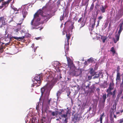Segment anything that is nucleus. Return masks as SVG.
Returning <instances> with one entry per match:
<instances>
[{
  "mask_svg": "<svg viewBox=\"0 0 123 123\" xmlns=\"http://www.w3.org/2000/svg\"><path fill=\"white\" fill-rule=\"evenodd\" d=\"M57 79L53 77L51 75L48 77L46 81H48L47 84L41 89L42 95H44L45 97L48 98L49 95V92L52 87V85L54 84L56 82Z\"/></svg>",
  "mask_w": 123,
  "mask_h": 123,
  "instance_id": "nucleus-1",
  "label": "nucleus"
},
{
  "mask_svg": "<svg viewBox=\"0 0 123 123\" xmlns=\"http://www.w3.org/2000/svg\"><path fill=\"white\" fill-rule=\"evenodd\" d=\"M41 16H43L45 19L46 18L47 20L50 17V15L48 13H43L42 10L40 9L34 15V19L31 22V25L36 26L40 24L43 23V22H38L40 20V17Z\"/></svg>",
  "mask_w": 123,
  "mask_h": 123,
  "instance_id": "nucleus-2",
  "label": "nucleus"
},
{
  "mask_svg": "<svg viewBox=\"0 0 123 123\" xmlns=\"http://www.w3.org/2000/svg\"><path fill=\"white\" fill-rule=\"evenodd\" d=\"M41 74L37 75L35 77L32 78L31 81L32 86H33L35 85L37 87L40 86L41 84V80L42 79V78L41 77Z\"/></svg>",
  "mask_w": 123,
  "mask_h": 123,
  "instance_id": "nucleus-3",
  "label": "nucleus"
},
{
  "mask_svg": "<svg viewBox=\"0 0 123 123\" xmlns=\"http://www.w3.org/2000/svg\"><path fill=\"white\" fill-rule=\"evenodd\" d=\"M59 115V118L61 119V118L60 117L61 116L62 118H65V122L67 118V116L68 114H70V113L68 111H67L66 109L62 110L61 112H59L58 114Z\"/></svg>",
  "mask_w": 123,
  "mask_h": 123,
  "instance_id": "nucleus-4",
  "label": "nucleus"
},
{
  "mask_svg": "<svg viewBox=\"0 0 123 123\" xmlns=\"http://www.w3.org/2000/svg\"><path fill=\"white\" fill-rule=\"evenodd\" d=\"M6 17V16H3L0 17V23H1V24H0V28L2 27L7 24Z\"/></svg>",
  "mask_w": 123,
  "mask_h": 123,
  "instance_id": "nucleus-5",
  "label": "nucleus"
},
{
  "mask_svg": "<svg viewBox=\"0 0 123 123\" xmlns=\"http://www.w3.org/2000/svg\"><path fill=\"white\" fill-rule=\"evenodd\" d=\"M113 85L112 84H110L109 88L107 89V92L108 93L107 95L108 96L109 94H111V95H112L113 96L114 95L116 91L115 90L114 91L113 93L111 92V90L113 89Z\"/></svg>",
  "mask_w": 123,
  "mask_h": 123,
  "instance_id": "nucleus-6",
  "label": "nucleus"
},
{
  "mask_svg": "<svg viewBox=\"0 0 123 123\" xmlns=\"http://www.w3.org/2000/svg\"><path fill=\"white\" fill-rule=\"evenodd\" d=\"M69 67L70 69L72 70L74 69V66L73 64V62L70 60V59L67 57Z\"/></svg>",
  "mask_w": 123,
  "mask_h": 123,
  "instance_id": "nucleus-7",
  "label": "nucleus"
},
{
  "mask_svg": "<svg viewBox=\"0 0 123 123\" xmlns=\"http://www.w3.org/2000/svg\"><path fill=\"white\" fill-rule=\"evenodd\" d=\"M22 14L23 18L22 19L21 22H20V23L18 24V25H20L22 23V22L24 20V18H25L26 15L27 14V12L26 11V10H25L24 9L22 11Z\"/></svg>",
  "mask_w": 123,
  "mask_h": 123,
  "instance_id": "nucleus-8",
  "label": "nucleus"
},
{
  "mask_svg": "<svg viewBox=\"0 0 123 123\" xmlns=\"http://www.w3.org/2000/svg\"><path fill=\"white\" fill-rule=\"evenodd\" d=\"M82 70V69H79L78 70H75L74 72H73L74 75L76 76H79L81 73Z\"/></svg>",
  "mask_w": 123,
  "mask_h": 123,
  "instance_id": "nucleus-9",
  "label": "nucleus"
},
{
  "mask_svg": "<svg viewBox=\"0 0 123 123\" xmlns=\"http://www.w3.org/2000/svg\"><path fill=\"white\" fill-rule=\"evenodd\" d=\"M92 68L91 70L90 71V72L92 76H93L94 74H95V76L93 78H98L99 76V75L100 74H102V72H100L99 74H95V73H93L92 72Z\"/></svg>",
  "mask_w": 123,
  "mask_h": 123,
  "instance_id": "nucleus-10",
  "label": "nucleus"
},
{
  "mask_svg": "<svg viewBox=\"0 0 123 123\" xmlns=\"http://www.w3.org/2000/svg\"><path fill=\"white\" fill-rule=\"evenodd\" d=\"M25 38V36H22V37H13L12 36L11 37V38H14L17 41H20L21 40H23Z\"/></svg>",
  "mask_w": 123,
  "mask_h": 123,
  "instance_id": "nucleus-11",
  "label": "nucleus"
},
{
  "mask_svg": "<svg viewBox=\"0 0 123 123\" xmlns=\"http://www.w3.org/2000/svg\"><path fill=\"white\" fill-rule=\"evenodd\" d=\"M120 34L118 33L116 35L115 38H115L113 39L115 43H116L119 40Z\"/></svg>",
  "mask_w": 123,
  "mask_h": 123,
  "instance_id": "nucleus-12",
  "label": "nucleus"
},
{
  "mask_svg": "<svg viewBox=\"0 0 123 123\" xmlns=\"http://www.w3.org/2000/svg\"><path fill=\"white\" fill-rule=\"evenodd\" d=\"M123 23H120L119 25V30L118 33L120 34L121 32L122 31L123 29V27H122V25Z\"/></svg>",
  "mask_w": 123,
  "mask_h": 123,
  "instance_id": "nucleus-13",
  "label": "nucleus"
},
{
  "mask_svg": "<svg viewBox=\"0 0 123 123\" xmlns=\"http://www.w3.org/2000/svg\"><path fill=\"white\" fill-rule=\"evenodd\" d=\"M107 38V37L106 36H101V39L102 40L103 42L104 43L105 42V40Z\"/></svg>",
  "mask_w": 123,
  "mask_h": 123,
  "instance_id": "nucleus-14",
  "label": "nucleus"
},
{
  "mask_svg": "<svg viewBox=\"0 0 123 123\" xmlns=\"http://www.w3.org/2000/svg\"><path fill=\"white\" fill-rule=\"evenodd\" d=\"M116 80L117 82H119L120 80V78L119 74L118 73H117V77Z\"/></svg>",
  "mask_w": 123,
  "mask_h": 123,
  "instance_id": "nucleus-15",
  "label": "nucleus"
},
{
  "mask_svg": "<svg viewBox=\"0 0 123 123\" xmlns=\"http://www.w3.org/2000/svg\"><path fill=\"white\" fill-rule=\"evenodd\" d=\"M106 7L103 6H102V7L100 8V10L101 12H103L104 13L105 12V10L106 9Z\"/></svg>",
  "mask_w": 123,
  "mask_h": 123,
  "instance_id": "nucleus-16",
  "label": "nucleus"
},
{
  "mask_svg": "<svg viewBox=\"0 0 123 123\" xmlns=\"http://www.w3.org/2000/svg\"><path fill=\"white\" fill-rule=\"evenodd\" d=\"M70 34H68V33L67 32L66 34V37L67 38V42L68 43V41L69 39L70 38Z\"/></svg>",
  "mask_w": 123,
  "mask_h": 123,
  "instance_id": "nucleus-17",
  "label": "nucleus"
},
{
  "mask_svg": "<svg viewBox=\"0 0 123 123\" xmlns=\"http://www.w3.org/2000/svg\"><path fill=\"white\" fill-rule=\"evenodd\" d=\"M20 29H21L20 28H17L16 29H14L13 31L14 32L16 33V34H17L18 33V31H19Z\"/></svg>",
  "mask_w": 123,
  "mask_h": 123,
  "instance_id": "nucleus-18",
  "label": "nucleus"
},
{
  "mask_svg": "<svg viewBox=\"0 0 123 123\" xmlns=\"http://www.w3.org/2000/svg\"><path fill=\"white\" fill-rule=\"evenodd\" d=\"M58 114V112L57 111L53 112L52 113V114L53 116H54L55 115H57Z\"/></svg>",
  "mask_w": 123,
  "mask_h": 123,
  "instance_id": "nucleus-19",
  "label": "nucleus"
},
{
  "mask_svg": "<svg viewBox=\"0 0 123 123\" xmlns=\"http://www.w3.org/2000/svg\"><path fill=\"white\" fill-rule=\"evenodd\" d=\"M32 48L33 49V50L35 52L37 49V47H35L34 46V44H32Z\"/></svg>",
  "mask_w": 123,
  "mask_h": 123,
  "instance_id": "nucleus-20",
  "label": "nucleus"
},
{
  "mask_svg": "<svg viewBox=\"0 0 123 123\" xmlns=\"http://www.w3.org/2000/svg\"><path fill=\"white\" fill-rule=\"evenodd\" d=\"M103 98L104 100V101L105 102L106 99V95L105 94H104L103 96Z\"/></svg>",
  "mask_w": 123,
  "mask_h": 123,
  "instance_id": "nucleus-21",
  "label": "nucleus"
},
{
  "mask_svg": "<svg viewBox=\"0 0 123 123\" xmlns=\"http://www.w3.org/2000/svg\"><path fill=\"white\" fill-rule=\"evenodd\" d=\"M111 51L113 53V54H115V51L114 48L113 47H112L111 48Z\"/></svg>",
  "mask_w": 123,
  "mask_h": 123,
  "instance_id": "nucleus-22",
  "label": "nucleus"
},
{
  "mask_svg": "<svg viewBox=\"0 0 123 123\" xmlns=\"http://www.w3.org/2000/svg\"><path fill=\"white\" fill-rule=\"evenodd\" d=\"M93 60L92 58H91L88 60L87 62H88L91 63L93 62Z\"/></svg>",
  "mask_w": 123,
  "mask_h": 123,
  "instance_id": "nucleus-23",
  "label": "nucleus"
},
{
  "mask_svg": "<svg viewBox=\"0 0 123 123\" xmlns=\"http://www.w3.org/2000/svg\"><path fill=\"white\" fill-rule=\"evenodd\" d=\"M118 14L119 15H123V10H121L119 11L118 12Z\"/></svg>",
  "mask_w": 123,
  "mask_h": 123,
  "instance_id": "nucleus-24",
  "label": "nucleus"
},
{
  "mask_svg": "<svg viewBox=\"0 0 123 123\" xmlns=\"http://www.w3.org/2000/svg\"><path fill=\"white\" fill-rule=\"evenodd\" d=\"M97 34H95L94 33V34H92V37H93V38H95V37H96Z\"/></svg>",
  "mask_w": 123,
  "mask_h": 123,
  "instance_id": "nucleus-25",
  "label": "nucleus"
},
{
  "mask_svg": "<svg viewBox=\"0 0 123 123\" xmlns=\"http://www.w3.org/2000/svg\"><path fill=\"white\" fill-rule=\"evenodd\" d=\"M104 113H103V114H102V115H101L100 117V120H102V118H103V117L104 116Z\"/></svg>",
  "mask_w": 123,
  "mask_h": 123,
  "instance_id": "nucleus-26",
  "label": "nucleus"
},
{
  "mask_svg": "<svg viewBox=\"0 0 123 123\" xmlns=\"http://www.w3.org/2000/svg\"><path fill=\"white\" fill-rule=\"evenodd\" d=\"M6 4H8V3L7 1H4L3 3L2 4V5H3V6H5Z\"/></svg>",
  "mask_w": 123,
  "mask_h": 123,
  "instance_id": "nucleus-27",
  "label": "nucleus"
},
{
  "mask_svg": "<svg viewBox=\"0 0 123 123\" xmlns=\"http://www.w3.org/2000/svg\"><path fill=\"white\" fill-rule=\"evenodd\" d=\"M39 103H38L37 104L36 109L37 110L39 108Z\"/></svg>",
  "mask_w": 123,
  "mask_h": 123,
  "instance_id": "nucleus-28",
  "label": "nucleus"
},
{
  "mask_svg": "<svg viewBox=\"0 0 123 123\" xmlns=\"http://www.w3.org/2000/svg\"><path fill=\"white\" fill-rule=\"evenodd\" d=\"M73 27H74L73 25H72L71 26H70V30L69 31H71V32H72V29H73Z\"/></svg>",
  "mask_w": 123,
  "mask_h": 123,
  "instance_id": "nucleus-29",
  "label": "nucleus"
},
{
  "mask_svg": "<svg viewBox=\"0 0 123 123\" xmlns=\"http://www.w3.org/2000/svg\"><path fill=\"white\" fill-rule=\"evenodd\" d=\"M35 39L37 40H38L42 39V38L41 37H36Z\"/></svg>",
  "mask_w": 123,
  "mask_h": 123,
  "instance_id": "nucleus-30",
  "label": "nucleus"
},
{
  "mask_svg": "<svg viewBox=\"0 0 123 123\" xmlns=\"http://www.w3.org/2000/svg\"><path fill=\"white\" fill-rule=\"evenodd\" d=\"M95 20H94V23L92 25V28H93V27L95 25Z\"/></svg>",
  "mask_w": 123,
  "mask_h": 123,
  "instance_id": "nucleus-31",
  "label": "nucleus"
},
{
  "mask_svg": "<svg viewBox=\"0 0 123 123\" xmlns=\"http://www.w3.org/2000/svg\"><path fill=\"white\" fill-rule=\"evenodd\" d=\"M64 18L63 15L62 17H61L60 18V20H62Z\"/></svg>",
  "mask_w": 123,
  "mask_h": 123,
  "instance_id": "nucleus-32",
  "label": "nucleus"
},
{
  "mask_svg": "<svg viewBox=\"0 0 123 123\" xmlns=\"http://www.w3.org/2000/svg\"><path fill=\"white\" fill-rule=\"evenodd\" d=\"M103 18V17L102 16H100L98 17V19L99 20H100L101 19H102Z\"/></svg>",
  "mask_w": 123,
  "mask_h": 123,
  "instance_id": "nucleus-33",
  "label": "nucleus"
},
{
  "mask_svg": "<svg viewBox=\"0 0 123 123\" xmlns=\"http://www.w3.org/2000/svg\"><path fill=\"white\" fill-rule=\"evenodd\" d=\"M123 122V118H122L120 120V123H122Z\"/></svg>",
  "mask_w": 123,
  "mask_h": 123,
  "instance_id": "nucleus-34",
  "label": "nucleus"
},
{
  "mask_svg": "<svg viewBox=\"0 0 123 123\" xmlns=\"http://www.w3.org/2000/svg\"><path fill=\"white\" fill-rule=\"evenodd\" d=\"M12 0H8L7 1V2L8 3V5L9 4V3Z\"/></svg>",
  "mask_w": 123,
  "mask_h": 123,
  "instance_id": "nucleus-35",
  "label": "nucleus"
},
{
  "mask_svg": "<svg viewBox=\"0 0 123 123\" xmlns=\"http://www.w3.org/2000/svg\"><path fill=\"white\" fill-rule=\"evenodd\" d=\"M13 9L15 11H16L17 10V8H13Z\"/></svg>",
  "mask_w": 123,
  "mask_h": 123,
  "instance_id": "nucleus-36",
  "label": "nucleus"
},
{
  "mask_svg": "<svg viewBox=\"0 0 123 123\" xmlns=\"http://www.w3.org/2000/svg\"><path fill=\"white\" fill-rule=\"evenodd\" d=\"M1 44H0V47H2V46H2V44H4V43H2V42H1Z\"/></svg>",
  "mask_w": 123,
  "mask_h": 123,
  "instance_id": "nucleus-37",
  "label": "nucleus"
},
{
  "mask_svg": "<svg viewBox=\"0 0 123 123\" xmlns=\"http://www.w3.org/2000/svg\"><path fill=\"white\" fill-rule=\"evenodd\" d=\"M93 8V6H92L91 7L90 9L92 10V9Z\"/></svg>",
  "mask_w": 123,
  "mask_h": 123,
  "instance_id": "nucleus-38",
  "label": "nucleus"
},
{
  "mask_svg": "<svg viewBox=\"0 0 123 123\" xmlns=\"http://www.w3.org/2000/svg\"><path fill=\"white\" fill-rule=\"evenodd\" d=\"M3 6L2 5L1 6H0V9H1L2 8V7H3Z\"/></svg>",
  "mask_w": 123,
  "mask_h": 123,
  "instance_id": "nucleus-39",
  "label": "nucleus"
},
{
  "mask_svg": "<svg viewBox=\"0 0 123 123\" xmlns=\"http://www.w3.org/2000/svg\"><path fill=\"white\" fill-rule=\"evenodd\" d=\"M81 18H80L79 20H78L79 22H80L81 20Z\"/></svg>",
  "mask_w": 123,
  "mask_h": 123,
  "instance_id": "nucleus-40",
  "label": "nucleus"
},
{
  "mask_svg": "<svg viewBox=\"0 0 123 123\" xmlns=\"http://www.w3.org/2000/svg\"><path fill=\"white\" fill-rule=\"evenodd\" d=\"M100 20H98V24L97 25H98L99 24V21H100Z\"/></svg>",
  "mask_w": 123,
  "mask_h": 123,
  "instance_id": "nucleus-41",
  "label": "nucleus"
},
{
  "mask_svg": "<svg viewBox=\"0 0 123 123\" xmlns=\"http://www.w3.org/2000/svg\"><path fill=\"white\" fill-rule=\"evenodd\" d=\"M4 0H0V3L1 2L4 1Z\"/></svg>",
  "mask_w": 123,
  "mask_h": 123,
  "instance_id": "nucleus-42",
  "label": "nucleus"
},
{
  "mask_svg": "<svg viewBox=\"0 0 123 123\" xmlns=\"http://www.w3.org/2000/svg\"><path fill=\"white\" fill-rule=\"evenodd\" d=\"M58 4H60V1H58Z\"/></svg>",
  "mask_w": 123,
  "mask_h": 123,
  "instance_id": "nucleus-43",
  "label": "nucleus"
},
{
  "mask_svg": "<svg viewBox=\"0 0 123 123\" xmlns=\"http://www.w3.org/2000/svg\"><path fill=\"white\" fill-rule=\"evenodd\" d=\"M100 123H102V120H100Z\"/></svg>",
  "mask_w": 123,
  "mask_h": 123,
  "instance_id": "nucleus-44",
  "label": "nucleus"
},
{
  "mask_svg": "<svg viewBox=\"0 0 123 123\" xmlns=\"http://www.w3.org/2000/svg\"><path fill=\"white\" fill-rule=\"evenodd\" d=\"M56 120H59V118H57L56 119Z\"/></svg>",
  "mask_w": 123,
  "mask_h": 123,
  "instance_id": "nucleus-45",
  "label": "nucleus"
},
{
  "mask_svg": "<svg viewBox=\"0 0 123 123\" xmlns=\"http://www.w3.org/2000/svg\"><path fill=\"white\" fill-rule=\"evenodd\" d=\"M1 42L0 40V44H1Z\"/></svg>",
  "mask_w": 123,
  "mask_h": 123,
  "instance_id": "nucleus-46",
  "label": "nucleus"
},
{
  "mask_svg": "<svg viewBox=\"0 0 123 123\" xmlns=\"http://www.w3.org/2000/svg\"><path fill=\"white\" fill-rule=\"evenodd\" d=\"M114 117L115 118H116V116H115V115H114Z\"/></svg>",
  "mask_w": 123,
  "mask_h": 123,
  "instance_id": "nucleus-47",
  "label": "nucleus"
},
{
  "mask_svg": "<svg viewBox=\"0 0 123 123\" xmlns=\"http://www.w3.org/2000/svg\"><path fill=\"white\" fill-rule=\"evenodd\" d=\"M50 100H50H50H49V102H50Z\"/></svg>",
  "mask_w": 123,
  "mask_h": 123,
  "instance_id": "nucleus-48",
  "label": "nucleus"
},
{
  "mask_svg": "<svg viewBox=\"0 0 123 123\" xmlns=\"http://www.w3.org/2000/svg\"><path fill=\"white\" fill-rule=\"evenodd\" d=\"M65 34V33H63V35H64V34Z\"/></svg>",
  "mask_w": 123,
  "mask_h": 123,
  "instance_id": "nucleus-49",
  "label": "nucleus"
},
{
  "mask_svg": "<svg viewBox=\"0 0 123 123\" xmlns=\"http://www.w3.org/2000/svg\"><path fill=\"white\" fill-rule=\"evenodd\" d=\"M118 112H117V114H118Z\"/></svg>",
  "mask_w": 123,
  "mask_h": 123,
  "instance_id": "nucleus-50",
  "label": "nucleus"
},
{
  "mask_svg": "<svg viewBox=\"0 0 123 123\" xmlns=\"http://www.w3.org/2000/svg\"><path fill=\"white\" fill-rule=\"evenodd\" d=\"M60 0V1L62 0Z\"/></svg>",
  "mask_w": 123,
  "mask_h": 123,
  "instance_id": "nucleus-51",
  "label": "nucleus"
},
{
  "mask_svg": "<svg viewBox=\"0 0 123 123\" xmlns=\"http://www.w3.org/2000/svg\"><path fill=\"white\" fill-rule=\"evenodd\" d=\"M34 28V27H33V28Z\"/></svg>",
  "mask_w": 123,
  "mask_h": 123,
  "instance_id": "nucleus-52",
  "label": "nucleus"
},
{
  "mask_svg": "<svg viewBox=\"0 0 123 123\" xmlns=\"http://www.w3.org/2000/svg\"><path fill=\"white\" fill-rule=\"evenodd\" d=\"M42 112H43V110H42Z\"/></svg>",
  "mask_w": 123,
  "mask_h": 123,
  "instance_id": "nucleus-53",
  "label": "nucleus"
},
{
  "mask_svg": "<svg viewBox=\"0 0 123 123\" xmlns=\"http://www.w3.org/2000/svg\"><path fill=\"white\" fill-rule=\"evenodd\" d=\"M89 0H87V1H89Z\"/></svg>",
  "mask_w": 123,
  "mask_h": 123,
  "instance_id": "nucleus-54",
  "label": "nucleus"
},
{
  "mask_svg": "<svg viewBox=\"0 0 123 123\" xmlns=\"http://www.w3.org/2000/svg\"><path fill=\"white\" fill-rule=\"evenodd\" d=\"M123 111H122L121 112H122Z\"/></svg>",
  "mask_w": 123,
  "mask_h": 123,
  "instance_id": "nucleus-55",
  "label": "nucleus"
}]
</instances>
